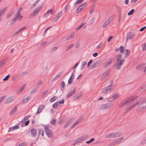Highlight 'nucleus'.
Here are the masks:
<instances>
[{
	"label": "nucleus",
	"mask_w": 146,
	"mask_h": 146,
	"mask_svg": "<svg viewBox=\"0 0 146 146\" xmlns=\"http://www.w3.org/2000/svg\"><path fill=\"white\" fill-rule=\"evenodd\" d=\"M138 105L137 110L139 111H142L146 109V100L143 101L142 99L138 100L136 103L133 104L125 112L123 115L127 113L129 110L134 108L136 105Z\"/></svg>",
	"instance_id": "1"
},
{
	"label": "nucleus",
	"mask_w": 146,
	"mask_h": 146,
	"mask_svg": "<svg viewBox=\"0 0 146 146\" xmlns=\"http://www.w3.org/2000/svg\"><path fill=\"white\" fill-rule=\"evenodd\" d=\"M137 96L131 97L130 98H128L123 101L119 105V107L122 108L123 107L126 105L132 104L133 101L137 99Z\"/></svg>",
	"instance_id": "2"
},
{
	"label": "nucleus",
	"mask_w": 146,
	"mask_h": 146,
	"mask_svg": "<svg viewBox=\"0 0 146 146\" xmlns=\"http://www.w3.org/2000/svg\"><path fill=\"white\" fill-rule=\"evenodd\" d=\"M125 60L124 59H121L120 61H116L115 63L116 68L117 70L121 69L122 66L124 63Z\"/></svg>",
	"instance_id": "3"
},
{
	"label": "nucleus",
	"mask_w": 146,
	"mask_h": 146,
	"mask_svg": "<svg viewBox=\"0 0 146 146\" xmlns=\"http://www.w3.org/2000/svg\"><path fill=\"white\" fill-rule=\"evenodd\" d=\"M113 104L111 103H107L102 105L100 108V110H104L106 109H109L112 107Z\"/></svg>",
	"instance_id": "4"
},
{
	"label": "nucleus",
	"mask_w": 146,
	"mask_h": 146,
	"mask_svg": "<svg viewBox=\"0 0 146 146\" xmlns=\"http://www.w3.org/2000/svg\"><path fill=\"white\" fill-rule=\"evenodd\" d=\"M112 85L111 84L103 88L102 89V94H105L108 92L112 90L113 89L111 88Z\"/></svg>",
	"instance_id": "5"
},
{
	"label": "nucleus",
	"mask_w": 146,
	"mask_h": 146,
	"mask_svg": "<svg viewBox=\"0 0 146 146\" xmlns=\"http://www.w3.org/2000/svg\"><path fill=\"white\" fill-rule=\"evenodd\" d=\"M41 9V6H40L38 7H36L34 11L29 16V18H33V17L36 16Z\"/></svg>",
	"instance_id": "6"
},
{
	"label": "nucleus",
	"mask_w": 146,
	"mask_h": 146,
	"mask_svg": "<svg viewBox=\"0 0 146 146\" xmlns=\"http://www.w3.org/2000/svg\"><path fill=\"white\" fill-rule=\"evenodd\" d=\"M86 5V3L84 2L79 6L76 10V13H79L81 12L84 8Z\"/></svg>",
	"instance_id": "7"
},
{
	"label": "nucleus",
	"mask_w": 146,
	"mask_h": 146,
	"mask_svg": "<svg viewBox=\"0 0 146 146\" xmlns=\"http://www.w3.org/2000/svg\"><path fill=\"white\" fill-rule=\"evenodd\" d=\"M88 137V135L87 134H85L78 138L76 140L77 143H80L86 139Z\"/></svg>",
	"instance_id": "8"
},
{
	"label": "nucleus",
	"mask_w": 146,
	"mask_h": 146,
	"mask_svg": "<svg viewBox=\"0 0 146 146\" xmlns=\"http://www.w3.org/2000/svg\"><path fill=\"white\" fill-rule=\"evenodd\" d=\"M64 99H62V101L57 102L53 104L52 105L53 108L54 109L57 108L59 107L60 104H63L64 103Z\"/></svg>",
	"instance_id": "9"
},
{
	"label": "nucleus",
	"mask_w": 146,
	"mask_h": 146,
	"mask_svg": "<svg viewBox=\"0 0 146 146\" xmlns=\"http://www.w3.org/2000/svg\"><path fill=\"white\" fill-rule=\"evenodd\" d=\"M119 97V95L117 94H115L111 97L108 98L107 101L108 102H111L113 101L116 98Z\"/></svg>",
	"instance_id": "10"
},
{
	"label": "nucleus",
	"mask_w": 146,
	"mask_h": 146,
	"mask_svg": "<svg viewBox=\"0 0 146 146\" xmlns=\"http://www.w3.org/2000/svg\"><path fill=\"white\" fill-rule=\"evenodd\" d=\"M135 33L133 32H129L127 35V41L129 39H132L135 36Z\"/></svg>",
	"instance_id": "11"
},
{
	"label": "nucleus",
	"mask_w": 146,
	"mask_h": 146,
	"mask_svg": "<svg viewBox=\"0 0 146 146\" xmlns=\"http://www.w3.org/2000/svg\"><path fill=\"white\" fill-rule=\"evenodd\" d=\"M101 63V61L99 60L97 61L94 63L91 66L90 68L91 69H93L96 67H97Z\"/></svg>",
	"instance_id": "12"
},
{
	"label": "nucleus",
	"mask_w": 146,
	"mask_h": 146,
	"mask_svg": "<svg viewBox=\"0 0 146 146\" xmlns=\"http://www.w3.org/2000/svg\"><path fill=\"white\" fill-rule=\"evenodd\" d=\"M112 19L113 18L111 17L109 18L104 23L103 26V27L105 28L108 25Z\"/></svg>",
	"instance_id": "13"
},
{
	"label": "nucleus",
	"mask_w": 146,
	"mask_h": 146,
	"mask_svg": "<svg viewBox=\"0 0 146 146\" xmlns=\"http://www.w3.org/2000/svg\"><path fill=\"white\" fill-rule=\"evenodd\" d=\"M22 17L23 16L22 15L20 14V13L19 11L17 12L14 18H15L17 20V19H19L20 20L22 19Z\"/></svg>",
	"instance_id": "14"
},
{
	"label": "nucleus",
	"mask_w": 146,
	"mask_h": 146,
	"mask_svg": "<svg viewBox=\"0 0 146 146\" xmlns=\"http://www.w3.org/2000/svg\"><path fill=\"white\" fill-rule=\"evenodd\" d=\"M15 98V97L10 96L7 98L6 100L5 103L8 104L13 101Z\"/></svg>",
	"instance_id": "15"
},
{
	"label": "nucleus",
	"mask_w": 146,
	"mask_h": 146,
	"mask_svg": "<svg viewBox=\"0 0 146 146\" xmlns=\"http://www.w3.org/2000/svg\"><path fill=\"white\" fill-rule=\"evenodd\" d=\"M73 120L72 118H71L69 119L66 123L64 125V128H65L68 126L69 125L73 122Z\"/></svg>",
	"instance_id": "16"
},
{
	"label": "nucleus",
	"mask_w": 146,
	"mask_h": 146,
	"mask_svg": "<svg viewBox=\"0 0 146 146\" xmlns=\"http://www.w3.org/2000/svg\"><path fill=\"white\" fill-rule=\"evenodd\" d=\"M76 90V88L75 87L74 88L73 90L70 91L68 92L67 94V98H68L71 97L72 95L74 93Z\"/></svg>",
	"instance_id": "17"
},
{
	"label": "nucleus",
	"mask_w": 146,
	"mask_h": 146,
	"mask_svg": "<svg viewBox=\"0 0 146 146\" xmlns=\"http://www.w3.org/2000/svg\"><path fill=\"white\" fill-rule=\"evenodd\" d=\"M31 135L32 137H35L37 135L36 130L35 129H33L31 130Z\"/></svg>",
	"instance_id": "18"
},
{
	"label": "nucleus",
	"mask_w": 146,
	"mask_h": 146,
	"mask_svg": "<svg viewBox=\"0 0 146 146\" xmlns=\"http://www.w3.org/2000/svg\"><path fill=\"white\" fill-rule=\"evenodd\" d=\"M45 131L46 135L49 137L51 138L52 137L53 133L50 129H49Z\"/></svg>",
	"instance_id": "19"
},
{
	"label": "nucleus",
	"mask_w": 146,
	"mask_h": 146,
	"mask_svg": "<svg viewBox=\"0 0 146 146\" xmlns=\"http://www.w3.org/2000/svg\"><path fill=\"white\" fill-rule=\"evenodd\" d=\"M53 11L51 9L48 10L47 12L44 15V17L45 18L47 17L49 15H52L53 14Z\"/></svg>",
	"instance_id": "20"
},
{
	"label": "nucleus",
	"mask_w": 146,
	"mask_h": 146,
	"mask_svg": "<svg viewBox=\"0 0 146 146\" xmlns=\"http://www.w3.org/2000/svg\"><path fill=\"white\" fill-rule=\"evenodd\" d=\"M113 138L118 137L122 135V134L120 132L113 133Z\"/></svg>",
	"instance_id": "21"
},
{
	"label": "nucleus",
	"mask_w": 146,
	"mask_h": 146,
	"mask_svg": "<svg viewBox=\"0 0 146 146\" xmlns=\"http://www.w3.org/2000/svg\"><path fill=\"white\" fill-rule=\"evenodd\" d=\"M81 121V119L80 118L78 119L71 126V128L72 129L77 125Z\"/></svg>",
	"instance_id": "22"
},
{
	"label": "nucleus",
	"mask_w": 146,
	"mask_h": 146,
	"mask_svg": "<svg viewBox=\"0 0 146 146\" xmlns=\"http://www.w3.org/2000/svg\"><path fill=\"white\" fill-rule=\"evenodd\" d=\"M44 106L42 105L40 106L38 109L36 113V114L39 113L41 111L44 109Z\"/></svg>",
	"instance_id": "23"
},
{
	"label": "nucleus",
	"mask_w": 146,
	"mask_h": 146,
	"mask_svg": "<svg viewBox=\"0 0 146 146\" xmlns=\"http://www.w3.org/2000/svg\"><path fill=\"white\" fill-rule=\"evenodd\" d=\"M17 106H16L10 112V115H13L14 113H15L17 110Z\"/></svg>",
	"instance_id": "24"
},
{
	"label": "nucleus",
	"mask_w": 146,
	"mask_h": 146,
	"mask_svg": "<svg viewBox=\"0 0 146 146\" xmlns=\"http://www.w3.org/2000/svg\"><path fill=\"white\" fill-rule=\"evenodd\" d=\"M25 85L22 86L19 90L17 91V94H20L23 91V89L25 88Z\"/></svg>",
	"instance_id": "25"
},
{
	"label": "nucleus",
	"mask_w": 146,
	"mask_h": 146,
	"mask_svg": "<svg viewBox=\"0 0 146 146\" xmlns=\"http://www.w3.org/2000/svg\"><path fill=\"white\" fill-rule=\"evenodd\" d=\"M75 36V33H72L70 35H68L66 38V40H68L73 37H74Z\"/></svg>",
	"instance_id": "26"
},
{
	"label": "nucleus",
	"mask_w": 146,
	"mask_h": 146,
	"mask_svg": "<svg viewBox=\"0 0 146 146\" xmlns=\"http://www.w3.org/2000/svg\"><path fill=\"white\" fill-rule=\"evenodd\" d=\"M109 73L110 72L109 71H106L102 74V78L104 79L109 75Z\"/></svg>",
	"instance_id": "27"
},
{
	"label": "nucleus",
	"mask_w": 146,
	"mask_h": 146,
	"mask_svg": "<svg viewBox=\"0 0 146 146\" xmlns=\"http://www.w3.org/2000/svg\"><path fill=\"white\" fill-rule=\"evenodd\" d=\"M122 56L120 54H118L115 57V58L116 60V61H120L121 59Z\"/></svg>",
	"instance_id": "28"
},
{
	"label": "nucleus",
	"mask_w": 146,
	"mask_h": 146,
	"mask_svg": "<svg viewBox=\"0 0 146 146\" xmlns=\"http://www.w3.org/2000/svg\"><path fill=\"white\" fill-rule=\"evenodd\" d=\"M112 63L111 61L110 62H106L104 64L103 66V68L104 69L107 68L108 66H109L110 64Z\"/></svg>",
	"instance_id": "29"
},
{
	"label": "nucleus",
	"mask_w": 146,
	"mask_h": 146,
	"mask_svg": "<svg viewBox=\"0 0 146 146\" xmlns=\"http://www.w3.org/2000/svg\"><path fill=\"white\" fill-rule=\"evenodd\" d=\"M7 8V7H6L0 11V17L4 14Z\"/></svg>",
	"instance_id": "30"
},
{
	"label": "nucleus",
	"mask_w": 146,
	"mask_h": 146,
	"mask_svg": "<svg viewBox=\"0 0 146 146\" xmlns=\"http://www.w3.org/2000/svg\"><path fill=\"white\" fill-rule=\"evenodd\" d=\"M124 139L123 137H121L117 139H116L115 141L117 145L119 144L120 143V141Z\"/></svg>",
	"instance_id": "31"
},
{
	"label": "nucleus",
	"mask_w": 146,
	"mask_h": 146,
	"mask_svg": "<svg viewBox=\"0 0 146 146\" xmlns=\"http://www.w3.org/2000/svg\"><path fill=\"white\" fill-rule=\"evenodd\" d=\"M125 51L126 52L125 53V56L124 58H127L128 57L130 54V51L127 49H126L125 50Z\"/></svg>",
	"instance_id": "32"
},
{
	"label": "nucleus",
	"mask_w": 146,
	"mask_h": 146,
	"mask_svg": "<svg viewBox=\"0 0 146 146\" xmlns=\"http://www.w3.org/2000/svg\"><path fill=\"white\" fill-rule=\"evenodd\" d=\"M106 138H113V133L108 134L105 136Z\"/></svg>",
	"instance_id": "33"
},
{
	"label": "nucleus",
	"mask_w": 146,
	"mask_h": 146,
	"mask_svg": "<svg viewBox=\"0 0 146 146\" xmlns=\"http://www.w3.org/2000/svg\"><path fill=\"white\" fill-rule=\"evenodd\" d=\"M38 88L37 87H35L33 89L31 92V94H33L36 92L38 90Z\"/></svg>",
	"instance_id": "34"
},
{
	"label": "nucleus",
	"mask_w": 146,
	"mask_h": 146,
	"mask_svg": "<svg viewBox=\"0 0 146 146\" xmlns=\"http://www.w3.org/2000/svg\"><path fill=\"white\" fill-rule=\"evenodd\" d=\"M6 58H3L1 61L0 62V66L1 67L6 62L5 59Z\"/></svg>",
	"instance_id": "35"
},
{
	"label": "nucleus",
	"mask_w": 146,
	"mask_h": 146,
	"mask_svg": "<svg viewBox=\"0 0 146 146\" xmlns=\"http://www.w3.org/2000/svg\"><path fill=\"white\" fill-rule=\"evenodd\" d=\"M86 64V62L83 61L82 62V65L80 67V69L81 70H82L84 68Z\"/></svg>",
	"instance_id": "36"
},
{
	"label": "nucleus",
	"mask_w": 146,
	"mask_h": 146,
	"mask_svg": "<svg viewBox=\"0 0 146 146\" xmlns=\"http://www.w3.org/2000/svg\"><path fill=\"white\" fill-rule=\"evenodd\" d=\"M60 75V74L59 75H56L55 76V77L52 79V80L51 81V82H54L57 79H58Z\"/></svg>",
	"instance_id": "37"
},
{
	"label": "nucleus",
	"mask_w": 146,
	"mask_h": 146,
	"mask_svg": "<svg viewBox=\"0 0 146 146\" xmlns=\"http://www.w3.org/2000/svg\"><path fill=\"white\" fill-rule=\"evenodd\" d=\"M17 20L15 18H13L10 21V25H13L15 23V22Z\"/></svg>",
	"instance_id": "38"
},
{
	"label": "nucleus",
	"mask_w": 146,
	"mask_h": 146,
	"mask_svg": "<svg viewBox=\"0 0 146 146\" xmlns=\"http://www.w3.org/2000/svg\"><path fill=\"white\" fill-rule=\"evenodd\" d=\"M31 115H29L26 116L24 117L22 121L23 122L25 121V120L28 119L31 117Z\"/></svg>",
	"instance_id": "39"
},
{
	"label": "nucleus",
	"mask_w": 146,
	"mask_h": 146,
	"mask_svg": "<svg viewBox=\"0 0 146 146\" xmlns=\"http://www.w3.org/2000/svg\"><path fill=\"white\" fill-rule=\"evenodd\" d=\"M119 50L121 53H123L124 51H125L124 47L123 46H120L119 48Z\"/></svg>",
	"instance_id": "40"
},
{
	"label": "nucleus",
	"mask_w": 146,
	"mask_h": 146,
	"mask_svg": "<svg viewBox=\"0 0 146 146\" xmlns=\"http://www.w3.org/2000/svg\"><path fill=\"white\" fill-rule=\"evenodd\" d=\"M61 86L64 89L63 90L61 89L62 90H63L64 89V88L65 86V82L64 81H62L61 83Z\"/></svg>",
	"instance_id": "41"
},
{
	"label": "nucleus",
	"mask_w": 146,
	"mask_h": 146,
	"mask_svg": "<svg viewBox=\"0 0 146 146\" xmlns=\"http://www.w3.org/2000/svg\"><path fill=\"white\" fill-rule=\"evenodd\" d=\"M48 92V90H46L43 92H42L41 94V96L42 97H43Z\"/></svg>",
	"instance_id": "42"
},
{
	"label": "nucleus",
	"mask_w": 146,
	"mask_h": 146,
	"mask_svg": "<svg viewBox=\"0 0 146 146\" xmlns=\"http://www.w3.org/2000/svg\"><path fill=\"white\" fill-rule=\"evenodd\" d=\"M84 0H77L76 2L74 4V6H76V4L82 3Z\"/></svg>",
	"instance_id": "43"
},
{
	"label": "nucleus",
	"mask_w": 146,
	"mask_h": 146,
	"mask_svg": "<svg viewBox=\"0 0 146 146\" xmlns=\"http://www.w3.org/2000/svg\"><path fill=\"white\" fill-rule=\"evenodd\" d=\"M56 120L54 119H52L50 121V123L52 124L55 125L56 122Z\"/></svg>",
	"instance_id": "44"
},
{
	"label": "nucleus",
	"mask_w": 146,
	"mask_h": 146,
	"mask_svg": "<svg viewBox=\"0 0 146 146\" xmlns=\"http://www.w3.org/2000/svg\"><path fill=\"white\" fill-rule=\"evenodd\" d=\"M57 99V97L56 96H54L51 98L50 100V101L51 102H54Z\"/></svg>",
	"instance_id": "45"
},
{
	"label": "nucleus",
	"mask_w": 146,
	"mask_h": 146,
	"mask_svg": "<svg viewBox=\"0 0 146 146\" xmlns=\"http://www.w3.org/2000/svg\"><path fill=\"white\" fill-rule=\"evenodd\" d=\"M95 20L94 17H92L89 21V24L92 25L93 24Z\"/></svg>",
	"instance_id": "46"
},
{
	"label": "nucleus",
	"mask_w": 146,
	"mask_h": 146,
	"mask_svg": "<svg viewBox=\"0 0 146 146\" xmlns=\"http://www.w3.org/2000/svg\"><path fill=\"white\" fill-rule=\"evenodd\" d=\"M134 11L135 10L134 9H132L128 13V15H132Z\"/></svg>",
	"instance_id": "47"
},
{
	"label": "nucleus",
	"mask_w": 146,
	"mask_h": 146,
	"mask_svg": "<svg viewBox=\"0 0 146 146\" xmlns=\"http://www.w3.org/2000/svg\"><path fill=\"white\" fill-rule=\"evenodd\" d=\"M30 100L29 98L28 97H27L25 99H24L23 100V103H25L27 102L28 101Z\"/></svg>",
	"instance_id": "48"
},
{
	"label": "nucleus",
	"mask_w": 146,
	"mask_h": 146,
	"mask_svg": "<svg viewBox=\"0 0 146 146\" xmlns=\"http://www.w3.org/2000/svg\"><path fill=\"white\" fill-rule=\"evenodd\" d=\"M62 14V12L61 11H60L57 15L56 16V17L59 19L60 17Z\"/></svg>",
	"instance_id": "49"
},
{
	"label": "nucleus",
	"mask_w": 146,
	"mask_h": 146,
	"mask_svg": "<svg viewBox=\"0 0 146 146\" xmlns=\"http://www.w3.org/2000/svg\"><path fill=\"white\" fill-rule=\"evenodd\" d=\"M94 6H92L91 7L90 10V13H92L94 11Z\"/></svg>",
	"instance_id": "50"
},
{
	"label": "nucleus",
	"mask_w": 146,
	"mask_h": 146,
	"mask_svg": "<svg viewBox=\"0 0 146 146\" xmlns=\"http://www.w3.org/2000/svg\"><path fill=\"white\" fill-rule=\"evenodd\" d=\"M10 76V75H7L3 79V81H5L7 80Z\"/></svg>",
	"instance_id": "51"
},
{
	"label": "nucleus",
	"mask_w": 146,
	"mask_h": 146,
	"mask_svg": "<svg viewBox=\"0 0 146 146\" xmlns=\"http://www.w3.org/2000/svg\"><path fill=\"white\" fill-rule=\"evenodd\" d=\"M47 43V42H46V41H45V42H43L41 44V45L40 46V47H43Z\"/></svg>",
	"instance_id": "52"
},
{
	"label": "nucleus",
	"mask_w": 146,
	"mask_h": 146,
	"mask_svg": "<svg viewBox=\"0 0 146 146\" xmlns=\"http://www.w3.org/2000/svg\"><path fill=\"white\" fill-rule=\"evenodd\" d=\"M146 143V137L142 140L141 143V144H143Z\"/></svg>",
	"instance_id": "53"
},
{
	"label": "nucleus",
	"mask_w": 146,
	"mask_h": 146,
	"mask_svg": "<svg viewBox=\"0 0 146 146\" xmlns=\"http://www.w3.org/2000/svg\"><path fill=\"white\" fill-rule=\"evenodd\" d=\"M40 0H36V1L35 2V3L33 5V7L35 6L37 3L39 2Z\"/></svg>",
	"instance_id": "54"
},
{
	"label": "nucleus",
	"mask_w": 146,
	"mask_h": 146,
	"mask_svg": "<svg viewBox=\"0 0 146 146\" xmlns=\"http://www.w3.org/2000/svg\"><path fill=\"white\" fill-rule=\"evenodd\" d=\"M27 73V71H25L23 72L21 74V76H24L25 75H26Z\"/></svg>",
	"instance_id": "55"
},
{
	"label": "nucleus",
	"mask_w": 146,
	"mask_h": 146,
	"mask_svg": "<svg viewBox=\"0 0 146 146\" xmlns=\"http://www.w3.org/2000/svg\"><path fill=\"white\" fill-rule=\"evenodd\" d=\"M59 19L56 16L54 17L52 19V21L56 22Z\"/></svg>",
	"instance_id": "56"
},
{
	"label": "nucleus",
	"mask_w": 146,
	"mask_h": 146,
	"mask_svg": "<svg viewBox=\"0 0 146 146\" xmlns=\"http://www.w3.org/2000/svg\"><path fill=\"white\" fill-rule=\"evenodd\" d=\"M84 25V24L83 23V24H82L81 25H80L79 27H78L76 28V30H78L79 29H80L81 27H83V26Z\"/></svg>",
	"instance_id": "57"
},
{
	"label": "nucleus",
	"mask_w": 146,
	"mask_h": 146,
	"mask_svg": "<svg viewBox=\"0 0 146 146\" xmlns=\"http://www.w3.org/2000/svg\"><path fill=\"white\" fill-rule=\"evenodd\" d=\"M42 83H43V82L42 81L40 80L38 82L37 84V85L38 86H40V85L42 84Z\"/></svg>",
	"instance_id": "58"
},
{
	"label": "nucleus",
	"mask_w": 146,
	"mask_h": 146,
	"mask_svg": "<svg viewBox=\"0 0 146 146\" xmlns=\"http://www.w3.org/2000/svg\"><path fill=\"white\" fill-rule=\"evenodd\" d=\"M143 46L142 48V50L143 51L146 50V44H143Z\"/></svg>",
	"instance_id": "59"
},
{
	"label": "nucleus",
	"mask_w": 146,
	"mask_h": 146,
	"mask_svg": "<svg viewBox=\"0 0 146 146\" xmlns=\"http://www.w3.org/2000/svg\"><path fill=\"white\" fill-rule=\"evenodd\" d=\"M12 128L13 129V130H15L16 129H18L19 128V126L18 125H15Z\"/></svg>",
	"instance_id": "60"
},
{
	"label": "nucleus",
	"mask_w": 146,
	"mask_h": 146,
	"mask_svg": "<svg viewBox=\"0 0 146 146\" xmlns=\"http://www.w3.org/2000/svg\"><path fill=\"white\" fill-rule=\"evenodd\" d=\"M26 144L25 143L23 142L20 143L18 146H26Z\"/></svg>",
	"instance_id": "61"
},
{
	"label": "nucleus",
	"mask_w": 146,
	"mask_h": 146,
	"mask_svg": "<svg viewBox=\"0 0 146 146\" xmlns=\"http://www.w3.org/2000/svg\"><path fill=\"white\" fill-rule=\"evenodd\" d=\"M74 45V44H72L68 46V50H69L70 48H72Z\"/></svg>",
	"instance_id": "62"
},
{
	"label": "nucleus",
	"mask_w": 146,
	"mask_h": 146,
	"mask_svg": "<svg viewBox=\"0 0 146 146\" xmlns=\"http://www.w3.org/2000/svg\"><path fill=\"white\" fill-rule=\"evenodd\" d=\"M48 125H45L44 126V129L45 131L47 130L48 129H49L48 128Z\"/></svg>",
	"instance_id": "63"
},
{
	"label": "nucleus",
	"mask_w": 146,
	"mask_h": 146,
	"mask_svg": "<svg viewBox=\"0 0 146 146\" xmlns=\"http://www.w3.org/2000/svg\"><path fill=\"white\" fill-rule=\"evenodd\" d=\"M93 62V60H91L89 61V62L88 63V64H87V67H89V66H90V64L92 63Z\"/></svg>",
	"instance_id": "64"
}]
</instances>
